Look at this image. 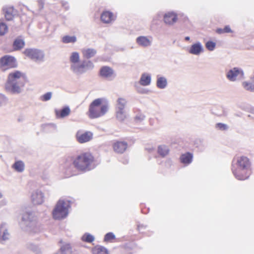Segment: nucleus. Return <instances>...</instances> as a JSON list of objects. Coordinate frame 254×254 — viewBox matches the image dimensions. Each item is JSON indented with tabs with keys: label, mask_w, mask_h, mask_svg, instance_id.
<instances>
[{
	"label": "nucleus",
	"mask_w": 254,
	"mask_h": 254,
	"mask_svg": "<svg viewBox=\"0 0 254 254\" xmlns=\"http://www.w3.org/2000/svg\"><path fill=\"white\" fill-rule=\"evenodd\" d=\"M25 78V73L20 71L14 70L10 72L5 85L6 90L12 93H20L24 85Z\"/></svg>",
	"instance_id": "nucleus-1"
},
{
	"label": "nucleus",
	"mask_w": 254,
	"mask_h": 254,
	"mask_svg": "<svg viewBox=\"0 0 254 254\" xmlns=\"http://www.w3.org/2000/svg\"><path fill=\"white\" fill-rule=\"evenodd\" d=\"M108 104L104 98L94 100L90 104L89 110V116L90 118H97L103 116L108 111Z\"/></svg>",
	"instance_id": "nucleus-2"
},
{
	"label": "nucleus",
	"mask_w": 254,
	"mask_h": 254,
	"mask_svg": "<svg viewBox=\"0 0 254 254\" xmlns=\"http://www.w3.org/2000/svg\"><path fill=\"white\" fill-rule=\"evenodd\" d=\"M93 161V155L90 152H84L74 159L73 164L79 170L87 171L91 169V165Z\"/></svg>",
	"instance_id": "nucleus-3"
},
{
	"label": "nucleus",
	"mask_w": 254,
	"mask_h": 254,
	"mask_svg": "<svg viewBox=\"0 0 254 254\" xmlns=\"http://www.w3.org/2000/svg\"><path fill=\"white\" fill-rule=\"evenodd\" d=\"M70 207L69 201L60 199L53 211V216L55 219L61 220L65 218L68 213Z\"/></svg>",
	"instance_id": "nucleus-4"
},
{
	"label": "nucleus",
	"mask_w": 254,
	"mask_h": 254,
	"mask_svg": "<svg viewBox=\"0 0 254 254\" xmlns=\"http://www.w3.org/2000/svg\"><path fill=\"white\" fill-rule=\"evenodd\" d=\"M17 66L16 60L12 56L6 55L0 59V69L2 71L16 67Z\"/></svg>",
	"instance_id": "nucleus-5"
},
{
	"label": "nucleus",
	"mask_w": 254,
	"mask_h": 254,
	"mask_svg": "<svg viewBox=\"0 0 254 254\" xmlns=\"http://www.w3.org/2000/svg\"><path fill=\"white\" fill-rule=\"evenodd\" d=\"M24 54L32 60L40 63L44 61V54L40 50L36 49H26L24 51Z\"/></svg>",
	"instance_id": "nucleus-6"
},
{
	"label": "nucleus",
	"mask_w": 254,
	"mask_h": 254,
	"mask_svg": "<svg viewBox=\"0 0 254 254\" xmlns=\"http://www.w3.org/2000/svg\"><path fill=\"white\" fill-rule=\"evenodd\" d=\"M231 169L235 178L239 180H245L251 175V168L232 167Z\"/></svg>",
	"instance_id": "nucleus-7"
},
{
	"label": "nucleus",
	"mask_w": 254,
	"mask_h": 254,
	"mask_svg": "<svg viewBox=\"0 0 254 254\" xmlns=\"http://www.w3.org/2000/svg\"><path fill=\"white\" fill-rule=\"evenodd\" d=\"M93 67V64L90 62H83L82 63L80 64L79 62L75 64H71L70 68L72 71L76 74H81L87 69L92 68Z\"/></svg>",
	"instance_id": "nucleus-8"
},
{
	"label": "nucleus",
	"mask_w": 254,
	"mask_h": 254,
	"mask_svg": "<svg viewBox=\"0 0 254 254\" xmlns=\"http://www.w3.org/2000/svg\"><path fill=\"white\" fill-rule=\"evenodd\" d=\"M251 162L249 158L245 156H240L234 158L232 167L251 168Z\"/></svg>",
	"instance_id": "nucleus-9"
},
{
	"label": "nucleus",
	"mask_w": 254,
	"mask_h": 254,
	"mask_svg": "<svg viewBox=\"0 0 254 254\" xmlns=\"http://www.w3.org/2000/svg\"><path fill=\"white\" fill-rule=\"evenodd\" d=\"M226 77L230 81H235L244 78V72L240 68L234 67L227 72Z\"/></svg>",
	"instance_id": "nucleus-10"
},
{
	"label": "nucleus",
	"mask_w": 254,
	"mask_h": 254,
	"mask_svg": "<svg viewBox=\"0 0 254 254\" xmlns=\"http://www.w3.org/2000/svg\"><path fill=\"white\" fill-rule=\"evenodd\" d=\"M93 138V133L91 131L78 130L76 133L77 141L80 143H84L90 141Z\"/></svg>",
	"instance_id": "nucleus-11"
},
{
	"label": "nucleus",
	"mask_w": 254,
	"mask_h": 254,
	"mask_svg": "<svg viewBox=\"0 0 254 254\" xmlns=\"http://www.w3.org/2000/svg\"><path fill=\"white\" fill-rule=\"evenodd\" d=\"M32 214L26 212L22 215L21 225L22 226L31 227L35 224Z\"/></svg>",
	"instance_id": "nucleus-12"
},
{
	"label": "nucleus",
	"mask_w": 254,
	"mask_h": 254,
	"mask_svg": "<svg viewBox=\"0 0 254 254\" xmlns=\"http://www.w3.org/2000/svg\"><path fill=\"white\" fill-rule=\"evenodd\" d=\"M44 199V195L41 190H36L32 193L31 200L34 204H41L43 202Z\"/></svg>",
	"instance_id": "nucleus-13"
},
{
	"label": "nucleus",
	"mask_w": 254,
	"mask_h": 254,
	"mask_svg": "<svg viewBox=\"0 0 254 254\" xmlns=\"http://www.w3.org/2000/svg\"><path fill=\"white\" fill-rule=\"evenodd\" d=\"M10 238L6 224L2 223L0 225V242L3 243Z\"/></svg>",
	"instance_id": "nucleus-14"
},
{
	"label": "nucleus",
	"mask_w": 254,
	"mask_h": 254,
	"mask_svg": "<svg viewBox=\"0 0 254 254\" xmlns=\"http://www.w3.org/2000/svg\"><path fill=\"white\" fill-rule=\"evenodd\" d=\"M152 38L151 37L139 36L136 38V42L137 44L143 47H147L151 46L152 44Z\"/></svg>",
	"instance_id": "nucleus-15"
},
{
	"label": "nucleus",
	"mask_w": 254,
	"mask_h": 254,
	"mask_svg": "<svg viewBox=\"0 0 254 254\" xmlns=\"http://www.w3.org/2000/svg\"><path fill=\"white\" fill-rule=\"evenodd\" d=\"M203 52V48L200 42L192 44L189 50V53L194 55H199Z\"/></svg>",
	"instance_id": "nucleus-16"
},
{
	"label": "nucleus",
	"mask_w": 254,
	"mask_h": 254,
	"mask_svg": "<svg viewBox=\"0 0 254 254\" xmlns=\"http://www.w3.org/2000/svg\"><path fill=\"white\" fill-rule=\"evenodd\" d=\"M101 75L106 78H112L115 76L113 69L108 66H104L100 69Z\"/></svg>",
	"instance_id": "nucleus-17"
},
{
	"label": "nucleus",
	"mask_w": 254,
	"mask_h": 254,
	"mask_svg": "<svg viewBox=\"0 0 254 254\" xmlns=\"http://www.w3.org/2000/svg\"><path fill=\"white\" fill-rule=\"evenodd\" d=\"M2 13L5 16H15L18 11L13 6L6 5L2 8Z\"/></svg>",
	"instance_id": "nucleus-18"
},
{
	"label": "nucleus",
	"mask_w": 254,
	"mask_h": 254,
	"mask_svg": "<svg viewBox=\"0 0 254 254\" xmlns=\"http://www.w3.org/2000/svg\"><path fill=\"white\" fill-rule=\"evenodd\" d=\"M127 143L125 142H117L113 145L114 151L119 153H123L127 148Z\"/></svg>",
	"instance_id": "nucleus-19"
},
{
	"label": "nucleus",
	"mask_w": 254,
	"mask_h": 254,
	"mask_svg": "<svg viewBox=\"0 0 254 254\" xmlns=\"http://www.w3.org/2000/svg\"><path fill=\"white\" fill-rule=\"evenodd\" d=\"M151 75L149 73H144L140 77L139 83L143 86H148L151 82Z\"/></svg>",
	"instance_id": "nucleus-20"
},
{
	"label": "nucleus",
	"mask_w": 254,
	"mask_h": 254,
	"mask_svg": "<svg viewBox=\"0 0 254 254\" xmlns=\"http://www.w3.org/2000/svg\"><path fill=\"white\" fill-rule=\"evenodd\" d=\"M70 110L68 107H65L61 110H56V114L57 118H63L67 116L70 113Z\"/></svg>",
	"instance_id": "nucleus-21"
},
{
	"label": "nucleus",
	"mask_w": 254,
	"mask_h": 254,
	"mask_svg": "<svg viewBox=\"0 0 254 254\" xmlns=\"http://www.w3.org/2000/svg\"><path fill=\"white\" fill-rule=\"evenodd\" d=\"M127 104V100L126 98L119 97L117 100L116 109L125 110Z\"/></svg>",
	"instance_id": "nucleus-22"
},
{
	"label": "nucleus",
	"mask_w": 254,
	"mask_h": 254,
	"mask_svg": "<svg viewBox=\"0 0 254 254\" xmlns=\"http://www.w3.org/2000/svg\"><path fill=\"white\" fill-rule=\"evenodd\" d=\"M24 45V40L20 38H17L14 40L13 47L15 50H18L23 48Z\"/></svg>",
	"instance_id": "nucleus-23"
},
{
	"label": "nucleus",
	"mask_w": 254,
	"mask_h": 254,
	"mask_svg": "<svg viewBox=\"0 0 254 254\" xmlns=\"http://www.w3.org/2000/svg\"><path fill=\"white\" fill-rule=\"evenodd\" d=\"M192 159V154L190 153H187L182 155L181 157V162L186 164L190 163Z\"/></svg>",
	"instance_id": "nucleus-24"
},
{
	"label": "nucleus",
	"mask_w": 254,
	"mask_h": 254,
	"mask_svg": "<svg viewBox=\"0 0 254 254\" xmlns=\"http://www.w3.org/2000/svg\"><path fill=\"white\" fill-rule=\"evenodd\" d=\"M158 153L164 157L167 155L169 152V149L168 147L165 145H161L158 147Z\"/></svg>",
	"instance_id": "nucleus-25"
},
{
	"label": "nucleus",
	"mask_w": 254,
	"mask_h": 254,
	"mask_svg": "<svg viewBox=\"0 0 254 254\" xmlns=\"http://www.w3.org/2000/svg\"><path fill=\"white\" fill-rule=\"evenodd\" d=\"M157 86L160 89L165 88L167 84V81L166 78L157 76Z\"/></svg>",
	"instance_id": "nucleus-26"
},
{
	"label": "nucleus",
	"mask_w": 254,
	"mask_h": 254,
	"mask_svg": "<svg viewBox=\"0 0 254 254\" xmlns=\"http://www.w3.org/2000/svg\"><path fill=\"white\" fill-rule=\"evenodd\" d=\"M177 17H163V21L164 23L168 26L173 25L178 21Z\"/></svg>",
	"instance_id": "nucleus-27"
},
{
	"label": "nucleus",
	"mask_w": 254,
	"mask_h": 254,
	"mask_svg": "<svg viewBox=\"0 0 254 254\" xmlns=\"http://www.w3.org/2000/svg\"><path fill=\"white\" fill-rule=\"evenodd\" d=\"M83 56L89 59L93 57L96 53V51L93 49H87L82 51Z\"/></svg>",
	"instance_id": "nucleus-28"
},
{
	"label": "nucleus",
	"mask_w": 254,
	"mask_h": 254,
	"mask_svg": "<svg viewBox=\"0 0 254 254\" xmlns=\"http://www.w3.org/2000/svg\"><path fill=\"white\" fill-rule=\"evenodd\" d=\"M12 167L15 171L18 172H22L24 170V164L21 161L15 162Z\"/></svg>",
	"instance_id": "nucleus-29"
},
{
	"label": "nucleus",
	"mask_w": 254,
	"mask_h": 254,
	"mask_svg": "<svg viewBox=\"0 0 254 254\" xmlns=\"http://www.w3.org/2000/svg\"><path fill=\"white\" fill-rule=\"evenodd\" d=\"M93 254H108L107 250L101 246L95 247L92 250Z\"/></svg>",
	"instance_id": "nucleus-30"
},
{
	"label": "nucleus",
	"mask_w": 254,
	"mask_h": 254,
	"mask_svg": "<svg viewBox=\"0 0 254 254\" xmlns=\"http://www.w3.org/2000/svg\"><path fill=\"white\" fill-rule=\"evenodd\" d=\"M116 117L119 120L124 121L127 117L126 110L116 109Z\"/></svg>",
	"instance_id": "nucleus-31"
},
{
	"label": "nucleus",
	"mask_w": 254,
	"mask_h": 254,
	"mask_svg": "<svg viewBox=\"0 0 254 254\" xmlns=\"http://www.w3.org/2000/svg\"><path fill=\"white\" fill-rule=\"evenodd\" d=\"M70 252V246L68 244H65L61 247L59 251L56 254H67Z\"/></svg>",
	"instance_id": "nucleus-32"
},
{
	"label": "nucleus",
	"mask_w": 254,
	"mask_h": 254,
	"mask_svg": "<svg viewBox=\"0 0 254 254\" xmlns=\"http://www.w3.org/2000/svg\"><path fill=\"white\" fill-rule=\"evenodd\" d=\"M69 60L71 63V64H76L77 63L79 62V54L76 52L72 53L70 55Z\"/></svg>",
	"instance_id": "nucleus-33"
},
{
	"label": "nucleus",
	"mask_w": 254,
	"mask_h": 254,
	"mask_svg": "<svg viewBox=\"0 0 254 254\" xmlns=\"http://www.w3.org/2000/svg\"><path fill=\"white\" fill-rule=\"evenodd\" d=\"M76 41V37L75 36H65L62 38L64 43H74Z\"/></svg>",
	"instance_id": "nucleus-34"
},
{
	"label": "nucleus",
	"mask_w": 254,
	"mask_h": 254,
	"mask_svg": "<svg viewBox=\"0 0 254 254\" xmlns=\"http://www.w3.org/2000/svg\"><path fill=\"white\" fill-rule=\"evenodd\" d=\"M243 87L247 90L254 92V82L245 81L242 83Z\"/></svg>",
	"instance_id": "nucleus-35"
},
{
	"label": "nucleus",
	"mask_w": 254,
	"mask_h": 254,
	"mask_svg": "<svg viewBox=\"0 0 254 254\" xmlns=\"http://www.w3.org/2000/svg\"><path fill=\"white\" fill-rule=\"evenodd\" d=\"M98 20H101L103 23L109 24L115 20V17H97Z\"/></svg>",
	"instance_id": "nucleus-36"
},
{
	"label": "nucleus",
	"mask_w": 254,
	"mask_h": 254,
	"mask_svg": "<svg viewBox=\"0 0 254 254\" xmlns=\"http://www.w3.org/2000/svg\"><path fill=\"white\" fill-rule=\"evenodd\" d=\"M81 239L84 242L91 243L94 240V237L89 233H85L82 236Z\"/></svg>",
	"instance_id": "nucleus-37"
},
{
	"label": "nucleus",
	"mask_w": 254,
	"mask_h": 254,
	"mask_svg": "<svg viewBox=\"0 0 254 254\" xmlns=\"http://www.w3.org/2000/svg\"><path fill=\"white\" fill-rule=\"evenodd\" d=\"M7 31V26L4 22L0 21V36L4 35Z\"/></svg>",
	"instance_id": "nucleus-38"
},
{
	"label": "nucleus",
	"mask_w": 254,
	"mask_h": 254,
	"mask_svg": "<svg viewBox=\"0 0 254 254\" xmlns=\"http://www.w3.org/2000/svg\"><path fill=\"white\" fill-rule=\"evenodd\" d=\"M205 47L208 50L212 51L215 48L216 43L211 41H207L205 44Z\"/></svg>",
	"instance_id": "nucleus-39"
},
{
	"label": "nucleus",
	"mask_w": 254,
	"mask_h": 254,
	"mask_svg": "<svg viewBox=\"0 0 254 254\" xmlns=\"http://www.w3.org/2000/svg\"><path fill=\"white\" fill-rule=\"evenodd\" d=\"M8 102L7 98L3 94L0 93V107L5 106Z\"/></svg>",
	"instance_id": "nucleus-40"
},
{
	"label": "nucleus",
	"mask_w": 254,
	"mask_h": 254,
	"mask_svg": "<svg viewBox=\"0 0 254 254\" xmlns=\"http://www.w3.org/2000/svg\"><path fill=\"white\" fill-rule=\"evenodd\" d=\"M52 93L51 92H47L42 95L41 97V100L43 101H47L51 99Z\"/></svg>",
	"instance_id": "nucleus-41"
},
{
	"label": "nucleus",
	"mask_w": 254,
	"mask_h": 254,
	"mask_svg": "<svg viewBox=\"0 0 254 254\" xmlns=\"http://www.w3.org/2000/svg\"><path fill=\"white\" fill-rule=\"evenodd\" d=\"M216 127L221 130H225L228 129V127L226 124L218 123L216 125Z\"/></svg>",
	"instance_id": "nucleus-42"
},
{
	"label": "nucleus",
	"mask_w": 254,
	"mask_h": 254,
	"mask_svg": "<svg viewBox=\"0 0 254 254\" xmlns=\"http://www.w3.org/2000/svg\"><path fill=\"white\" fill-rule=\"evenodd\" d=\"M115 238V236L112 233H107L104 238V240L105 241H109L111 240L114 239Z\"/></svg>",
	"instance_id": "nucleus-43"
},
{
	"label": "nucleus",
	"mask_w": 254,
	"mask_h": 254,
	"mask_svg": "<svg viewBox=\"0 0 254 254\" xmlns=\"http://www.w3.org/2000/svg\"><path fill=\"white\" fill-rule=\"evenodd\" d=\"M37 3L38 5V7L40 9H42L44 7L45 4L44 0H38Z\"/></svg>",
	"instance_id": "nucleus-44"
},
{
	"label": "nucleus",
	"mask_w": 254,
	"mask_h": 254,
	"mask_svg": "<svg viewBox=\"0 0 254 254\" xmlns=\"http://www.w3.org/2000/svg\"><path fill=\"white\" fill-rule=\"evenodd\" d=\"M113 13L109 11H103L101 14V16H113Z\"/></svg>",
	"instance_id": "nucleus-45"
},
{
	"label": "nucleus",
	"mask_w": 254,
	"mask_h": 254,
	"mask_svg": "<svg viewBox=\"0 0 254 254\" xmlns=\"http://www.w3.org/2000/svg\"><path fill=\"white\" fill-rule=\"evenodd\" d=\"M223 30L224 31L225 33H231L232 31L231 30L229 26H226L223 29Z\"/></svg>",
	"instance_id": "nucleus-46"
},
{
	"label": "nucleus",
	"mask_w": 254,
	"mask_h": 254,
	"mask_svg": "<svg viewBox=\"0 0 254 254\" xmlns=\"http://www.w3.org/2000/svg\"><path fill=\"white\" fill-rule=\"evenodd\" d=\"M177 14L175 13L174 12H168V13H166L164 16H177Z\"/></svg>",
	"instance_id": "nucleus-47"
},
{
	"label": "nucleus",
	"mask_w": 254,
	"mask_h": 254,
	"mask_svg": "<svg viewBox=\"0 0 254 254\" xmlns=\"http://www.w3.org/2000/svg\"><path fill=\"white\" fill-rule=\"evenodd\" d=\"M62 5L66 9L68 7V3L66 2H63Z\"/></svg>",
	"instance_id": "nucleus-48"
},
{
	"label": "nucleus",
	"mask_w": 254,
	"mask_h": 254,
	"mask_svg": "<svg viewBox=\"0 0 254 254\" xmlns=\"http://www.w3.org/2000/svg\"><path fill=\"white\" fill-rule=\"evenodd\" d=\"M217 32L219 33V34H222V33H224V31L223 30V29H218L217 30Z\"/></svg>",
	"instance_id": "nucleus-49"
},
{
	"label": "nucleus",
	"mask_w": 254,
	"mask_h": 254,
	"mask_svg": "<svg viewBox=\"0 0 254 254\" xmlns=\"http://www.w3.org/2000/svg\"><path fill=\"white\" fill-rule=\"evenodd\" d=\"M190 39V37H189V36H187V37H185V40H186L188 41V40H189Z\"/></svg>",
	"instance_id": "nucleus-50"
},
{
	"label": "nucleus",
	"mask_w": 254,
	"mask_h": 254,
	"mask_svg": "<svg viewBox=\"0 0 254 254\" xmlns=\"http://www.w3.org/2000/svg\"><path fill=\"white\" fill-rule=\"evenodd\" d=\"M70 169V167H68L66 169V171H68Z\"/></svg>",
	"instance_id": "nucleus-51"
},
{
	"label": "nucleus",
	"mask_w": 254,
	"mask_h": 254,
	"mask_svg": "<svg viewBox=\"0 0 254 254\" xmlns=\"http://www.w3.org/2000/svg\"><path fill=\"white\" fill-rule=\"evenodd\" d=\"M2 197V194L0 192V198Z\"/></svg>",
	"instance_id": "nucleus-52"
},
{
	"label": "nucleus",
	"mask_w": 254,
	"mask_h": 254,
	"mask_svg": "<svg viewBox=\"0 0 254 254\" xmlns=\"http://www.w3.org/2000/svg\"><path fill=\"white\" fill-rule=\"evenodd\" d=\"M7 20H11V18H8V19H7Z\"/></svg>",
	"instance_id": "nucleus-53"
},
{
	"label": "nucleus",
	"mask_w": 254,
	"mask_h": 254,
	"mask_svg": "<svg viewBox=\"0 0 254 254\" xmlns=\"http://www.w3.org/2000/svg\"><path fill=\"white\" fill-rule=\"evenodd\" d=\"M143 118H144V117H143V116H142V118H141V119H142V120H143Z\"/></svg>",
	"instance_id": "nucleus-54"
},
{
	"label": "nucleus",
	"mask_w": 254,
	"mask_h": 254,
	"mask_svg": "<svg viewBox=\"0 0 254 254\" xmlns=\"http://www.w3.org/2000/svg\"><path fill=\"white\" fill-rule=\"evenodd\" d=\"M253 112L254 113V109H253Z\"/></svg>",
	"instance_id": "nucleus-55"
}]
</instances>
